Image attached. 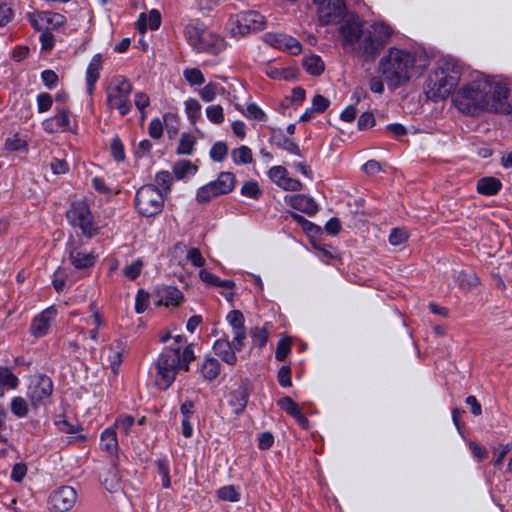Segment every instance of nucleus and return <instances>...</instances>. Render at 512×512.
<instances>
[{"instance_id":"1","label":"nucleus","mask_w":512,"mask_h":512,"mask_svg":"<svg viewBox=\"0 0 512 512\" xmlns=\"http://www.w3.org/2000/svg\"><path fill=\"white\" fill-rule=\"evenodd\" d=\"M508 89L493 77L477 72L454 95L456 108L466 115L477 116L495 110L507 98Z\"/></svg>"},{"instance_id":"2","label":"nucleus","mask_w":512,"mask_h":512,"mask_svg":"<svg viewBox=\"0 0 512 512\" xmlns=\"http://www.w3.org/2000/svg\"><path fill=\"white\" fill-rule=\"evenodd\" d=\"M420 61L421 57L416 52L391 47L380 59L378 71L390 87L397 88L424 69L425 64H419Z\"/></svg>"},{"instance_id":"3","label":"nucleus","mask_w":512,"mask_h":512,"mask_svg":"<svg viewBox=\"0 0 512 512\" xmlns=\"http://www.w3.org/2000/svg\"><path fill=\"white\" fill-rule=\"evenodd\" d=\"M461 78V66L449 59L438 62L437 68L429 74L424 93L432 101L443 100L450 95Z\"/></svg>"},{"instance_id":"4","label":"nucleus","mask_w":512,"mask_h":512,"mask_svg":"<svg viewBox=\"0 0 512 512\" xmlns=\"http://www.w3.org/2000/svg\"><path fill=\"white\" fill-rule=\"evenodd\" d=\"M187 43L197 53L219 54L226 48V41L211 31L199 19L190 20L184 27Z\"/></svg>"},{"instance_id":"5","label":"nucleus","mask_w":512,"mask_h":512,"mask_svg":"<svg viewBox=\"0 0 512 512\" xmlns=\"http://www.w3.org/2000/svg\"><path fill=\"white\" fill-rule=\"evenodd\" d=\"M393 29L385 22H374L364 29L360 41L354 47L355 55L373 61L389 42Z\"/></svg>"},{"instance_id":"6","label":"nucleus","mask_w":512,"mask_h":512,"mask_svg":"<svg viewBox=\"0 0 512 512\" xmlns=\"http://www.w3.org/2000/svg\"><path fill=\"white\" fill-rule=\"evenodd\" d=\"M194 354H161L157 361L156 384L161 389H167L175 380L181 369L187 371L188 365L194 361Z\"/></svg>"},{"instance_id":"7","label":"nucleus","mask_w":512,"mask_h":512,"mask_svg":"<svg viewBox=\"0 0 512 512\" xmlns=\"http://www.w3.org/2000/svg\"><path fill=\"white\" fill-rule=\"evenodd\" d=\"M132 84L121 75L114 76L106 88V103L110 109H116L125 116L131 110L130 94Z\"/></svg>"},{"instance_id":"8","label":"nucleus","mask_w":512,"mask_h":512,"mask_svg":"<svg viewBox=\"0 0 512 512\" xmlns=\"http://www.w3.org/2000/svg\"><path fill=\"white\" fill-rule=\"evenodd\" d=\"M164 195L154 185L140 187L135 195L134 205L137 212L143 217H153L162 212Z\"/></svg>"},{"instance_id":"9","label":"nucleus","mask_w":512,"mask_h":512,"mask_svg":"<svg viewBox=\"0 0 512 512\" xmlns=\"http://www.w3.org/2000/svg\"><path fill=\"white\" fill-rule=\"evenodd\" d=\"M265 26V18L257 11H244L230 17L227 30L234 38L260 31Z\"/></svg>"},{"instance_id":"10","label":"nucleus","mask_w":512,"mask_h":512,"mask_svg":"<svg viewBox=\"0 0 512 512\" xmlns=\"http://www.w3.org/2000/svg\"><path fill=\"white\" fill-rule=\"evenodd\" d=\"M67 219L74 227L81 229L83 235L91 238L98 234L99 228L94 222L89 205L84 201L74 202L67 211Z\"/></svg>"},{"instance_id":"11","label":"nucleus","mask_w":512,"mask_h":512,"mask_svg":"<svg viewBox=\"0 0 512 512\" xmlns=\"http://www.w3.org/2000/svg\"><path fill=\"white\" fill-rule=\"evenodd\" d=\"M317 5L319 21L324 24L339 23L346 15L344 0H313Z\"/></svg>"},{"instance_id":"12","label":"nucleus","mask_w":512,"mask_h":512,"mask_svg":"<svg viewBox=\"0 0 512 512\" xmlns=\"http://www.w3.org/2000/svg\"><path fill=\"white\" fill-rule=\"evenodd\" d=\"M250 393V383L247 380H236L227 387V401L235 414L245 409Z\"/></svg>"},{"instance_id":"13","label":"nucleus","mask_w":512,"mask_h":512,"mask_svg":"<svg viewBox=\"0 0 512 512\" xmlns=\"http://www.w3.org/2000/svg\"><path fill=\"white\" fill-rule=\"evenodd\" d=\"M28 20L38 31H50L60 28L66 23L64 15L51 11H36L28 14Z\"/></svg>"},{"instance_id":"14","label":"nucleus","mask_w":512,"mask_h":512,"mask_svg":"<svg viewBox=\"0 0 512 512\" xmlns=\"http://www.w3.org/2000/svg\"><path fill=\"white\" fill-rule=\"evenodd\" d=\"M77 501V493L71 486H62L56 489L49 496V509L52 512H66L70 510Z\"/></svg>"},{"instance_id":"15","label":"nucleus","mask_w":512,"mask_h":512,"mask_svg":"<svg viewBox=\"0 0 512 512\" xmlns=\"http://www.w3.org/2000/svg\"><path fill=\"white\" fill-rule=\"evenodd\" d=\"M53 391V384L49 377L40 375L32 380L28 388V397L33 406L43 404Z\"/></svg>"},{"instance_id":"16","label":"nucleus","mask_w":512,"mask_h":512,"mask_svg":"<svg viewBox=\"0 0 512 512\" xmlns=\"http://www.w3.org/2000/svg\"><path fill=\"white\" fill-rule=\"evenodd\" d=\"M66 251L70 263L79 270L91 268L97 261V255L94 252L82 250L74 241L68 243Z\"/></svg>"},{"instance_id":"17","label":"nucleus","mask_w":512,"mask_h":512,"mask_svg":"<svg viewBox=\"0 0 512 512\" xmlns=\"http://www.w3.org/2000/svg\"><path fill=\"white\" fill-rule=\"evenodd\" d=\"M42 127L47 133L72 131L70 111L67 107H57L56 114L42 122Z\"/></svg>"},{"instance_id":"18","label":"nucleus","mask_w":512,"mask_h":512,"mask_svg":"<svg viewBox=\"0 0 512 512\" xmlns=\"http://www.w3.org/2000/svg\"><path fill=\"white\" fill-rule=\"evenodd\" d=\"M268 177L285 191L296 192L303 188V184L299 180L289 177L287 169L281 165L271 167L268 171Z\"/></svg>"},{"instance_id":"19","label":"nucleus","mask_w":512,"mask_h":512,"mask_svg":"<svg viewBox=\"0 0 512 512\" xmlns=\"http://www.w3.org/2000/svg\"><path fill=\"white\" fill-rule=\"evenodd\" d=\"M264 40L270 46L287 51L291 55H298L302 50L300 42L286 34L282 33H266Z\"/></svg>"},{"instance_id":"20","label":"nucleus","mask_w":512,"mask_h":512,"mask_svg":"<svg viewBox=\"0 0 512 512\" xmlns=\"http://www.w3.org/2000/svg\"><path fill=\"white\" fill-rule=\"evenodd\" d=\"M226 320L233 329V339L230 347L233 350H241L243 348V341L246 338L244 316L241 311L232 310L227 314Z\"/></svg>"},{"instance_id":"21","label":"nucleus","mask_w":512,"mask_h":512,"mask_svg":"<svg viewBox=\"0 0 512 512\" xmlns=\"http://www.w3.org/2000/svg\"><path fill=\"white\" fill-rule=\"evenodd\" d=\"M364 31L361 20L356 16H351L340 27V34L344 41V46L355 47L358 45Z\"/></svg>"},{"instance_id":"22","label":"nucleus","mask_w":512,"mask_h":512,"mask_svg":"<svg viewBox=\"0 0 512 512\" xmlns=\"http://www.w3.org/2000/svg\"><path fill=\"white\" fill-rule=\"evenodd\" d=\"M57 310L50 306L36 315L32 320L30 332L35 337L45 336L55 321Z\"/></svg>"},{"instance_id":"23","label":"nucleus","mask_w":512,"mask_h":512,"mask_svg":"<svg viewBox=\"0 0 512 512\" xmlns=\"http://www.w3.org/2000/svg\"><path fill=\"white\" fill-rule=\"evenodd\" d=\"M104 57L101 53L95 54L90 60L86 72H85V82H86V91L89 96L95 91L96 83L100 78V72L103 68Z\"/></svg>"},{"instance_id":"24","label":"nucleus","mask_w":512,"mask_h":512,"mask_svg":"<svg viewBox=\"0 0 512 512\" xmlns=\"http://www.w3.org/2000/svg\"><path fill=\"white\" fill-rule=\"evenodd\" d=\"M157 306H178L182 299L183 295L179 289L174 286H166L158 289L157 291Z\"/></svg>"},{"instance_id":"25","label":"nucleus","mask_w":512,"mask_h":512,"mask_svg":"<svg viewBox=\"0 0 512 512\" xmlns=\"http://www.w3.org/2000/svg\"><path fill=\"white\" fill-rule=\"evenodd\" d=\"M236 183V177L232 172H221L216 180L209 182L217 196L230 193Z\"/></svg>"},{"instance_id":"26","label":"nucleus","mask_w":512,"mask_h":512,"mask_svg":"<svg viewBox=\"0 0 512 512\" xmlns=\"http://www.w3.org/2000/svg\"><path fill=\"white\" fill-rule=\"evenodd\" d=\"M278 406L292 416L300 426L308 428L309 422L304 414L301 412L299 405L294 402L290 397H282L278 400Z\"/></svg>"},{"instance_id":"27","label":"nucleus","mask_w":512,"mask_h":512,"mask_svg":"<svg viewBox=\"0 0 512 512\" xmlns=\"http://www.w3.org/2000/svg\"><path fill=\"white\" fill-rule=\"evenodd\" d=\"M161 25V14L158 10L152 9L148 14L141 13L136 22L138 31L144 34L148 29L157 30Z\"/></svg>"},{"instance_id":"28","label":"nucleus","mask_w":512,"mask_h":512,"mask_svg":"<svg viewBox=\"0 0 512 512\" xmlns=\"http://www.w3.org/2000/svg\"><path fill=\"white\" fill-rule=\"evenodd\" d=\"M289 204L292 208L299 210L308 215H313L317 212L318 206L311 198L303 194L290 196Z\"/></svg>"},{"instance_id":"29","label":"nucleus","mask_w":512,"mask_h":512,"mask_svg":"<svg viewBox=\"0 0 512 512\" xmlns=\"http://www.w3.org/2000/svg\"><path fill=\"white\" fill-rule=\"evenodd\" d=\"M200 98L206 102H213L218 96L226 94V89L219 83L210 81L198 91Z\"/></svg>"},{"instance_id":"30","label":"nucleus","mask_w":512,"mask_h":512,"mask_svg":"<svg viewBox=\"0 0 512 512\" xmlns=\"http://www.w3.org/2000/svg\"><path fill=\"white\" fill-rule=\"evenodd\" d=\"M502 188V183L495 177H483L477 182V192L485 196L496 195Z\"/></svg>"},{"instance_id":"31","label":"nucleus","mask_w":512,"mask_h":512,"mask_svg":"<svg viewBox=\"0 0 512 512\" xmlns=\"http://www.w3.org/2000/svg\"><path fill=\"white\" fill-rule=\"evenodd\" d=\"M235 108L249 120H256L259 122H265L267 120L265 112L256 103H248L245 108L236 104Z\"/></svg>"},{"instance_id":"32","label":"nucleus","mask_w":512,"mask_h":512,"mask_svg":"<svg viewBox=\"0 0 512 512\" xmlns=\"http://www.w3.org/2000/svg\"><path fill=\"white\" fill-rule=\"evenodd\" d=\"M201 373L206 380H214L220 373V362L215 357H206L201 365Z\"/></svg>"},{"instance_id":"33","label":"nucleus","mask_w":512,"mask_h":512,"mask_svg":"<svg viewBox=\"0 0 512 512\" xmlns=\"http://www.w3.org/2000/svg\"><path fill=\"white\" fill-rule=\"evenodd\" d=\"M273 139H274L275 145L278 148H280L292 155L302 157L301 150H300L298 144L294 142V140L286 137L283 134L274 135Z\"/></svg>"},{"instance_id":"34","label":"nucleus","mask_w":512,"mask_h":512,"mask_svg":"<svg viewBox=\"0 0 512 512\" xmlns=\"http://www.w3.org/2000/svg\"><path fill=\"white\" fill-rule=\"evenodd\" d=\"M201 104L195 98H188L184 102L185 114L190 121L191 124H196V122L201 119Z\"/></svg>"},{"instance_id":"35","label":"nucleus","mask_w":512,"mask_h":512,"mask_svg":"<svg viewBox=\"0 0 512 512\" xmlns=\"http://www.w3.org/2000/svg\"><path fill=\"white\" fill-rule=\"evenodd\" d=\"M303 66L305 70L311 74L318 76L324 71V62L318 55H309L306 56L303 60Z\"/></svg>"},{"instance_id":"36","label":"nucleus","mask_w":512,"mask_h":512,"mask_svg":"<svg viewBox=\"0 0 512 512\" xmlns=\"http://www.w3.org/2000/svg\"><path fill=\"white\" fill-rule=\"evenodd\" d=\"M101 446L109 453H114L118 450L117 436L113 428H108L101 434Z\"/></svg>"},{"instance_id":"37","label":"nucleus","mask_w":512,"mask_h":512,"mask_svg":"<svg viewBox=\"0 0 512 512\" xmlns=\"http://www.w3.org/2000/svg\"><path fill=\"white\" fill-rule=\"evenodd\" d=\"M231 157L237 165L250 164L253 161L252 150L248 146H240L232 151Z\"/></svg>"},{"instance_id":"38","label":"nucleus","mask_w":512,"mask_h":512,"mask_svg":"<svg viewBox=\"0 0 512 512\" xmlns=\"http://www.w3.org/2000/svg\"><path fill=\"white\" fill-rule=\"evenodd\" d=\"M173 172L177 179H183L187 175H194L197 172V166L189 160H180L173 166Z\"/></svg>"},{"instance_id":"39","label":"nucleus","mask_w":512,"mask_h":512,"mask_svg":"<svg viewBox=\"0 0 512 512\" xmlns=\"http://www.w3.org/2000/svg\"><path fill=\"white\" fill-rule=\"evenodd\" d=\"M250 336L253 341L252 348L261 350L268 341L269 331L266 327H255L250 330Z\"/></svg>"},{"instance_id":"40","label":"nucleus","mask_w":512,"mask_h":512,"mask_svg":"<svg viewBox=\"0 0 512 512\" xmlns=\"http://www.w3.org/2000/svg\"><path fill=\"white\" fill-rule=\"evenodd\" d=\"M183 77L191 87L201 86L205 83V77L199 68H185Z\"/></svg>"},{"instance_id":"41","label":"nucleus","mask_w":512,"mask_h":512,"mask_svg":"<svg viewBox=\"0 0 512 512\" xmlns=\"http://www.w3.org/2000/svg\"><path fill=\"white\" fill-rule=\"evenodd\" d=\"M155 183L157 185L156 188L160 189L165 196L171 190L173 183L172 175L168 171H160L155 175Z\"/></svg>"},{"instance_id":"42","label":"nucleus","mask_w":512,"mask_h":512,"mask_svg":"<svg viewBox=\"0 0 512 512\" xmlns=\"http://www.w3.org/2000/svg\"><path fill=\"white\" fill-rule=\"evenodd\" d=\"M458 282L461 288L470 290L477 287L480 284V279L473 272H460L458 275Z\"/></svg>"},{"instance_id":"43","label":"nucleus","mask_w":512,"mask_h":512,"mask_svg":"<svg viewBox=\"0 0 512 512\" xmlns=\"http://www.w3.org/2000/svg\"><path fill=\"white\" fill-rule=\"evenodd\" d=\"M0 385L6 386L10 389H16L19 385V380L9 368L0 367Z\"/></svg>"},{"instance_id":"44","label":"nucleus","mask_w":512,"mask_h":512,"mask_svg":"<svg viewBox=\"0 0 512 512\" xmlns=\"http://www.w3.org/2000/svg\"><path fill=\"white\" fill-rule=\"evenodd\" d=\"M217 496L223 501L237 502L240 500V493L234 485H226L218 489Z\"/></svg>"},{"instance_id":"45","label":"nucleus","mask_w":512,"mask_h":512,"mask_svg":"<svg viewBox=\"0 0 512 512\" xmlns=\"http://www.w3.org/2000/svg\"><path fill=\"white\" fill-rule=\"evenodd\" d=\"M240 193L245 197L257 200L261 196L262 191L256 181L250 180V181H246L242 185V187L240 189Z\"/></svg>"},{"instance_id":"46","label":"nucleus","mask_w":512,"mask_h":512,"mask_svg":"<svg viewBox=\"0 0 512 512\" xmlns=\"http://www.w3.org/2000/svg\"><path fill=\"white\" fill-rule=\"evenodd\" d=\"M205 111L206 116L211 123L219 125L224 122V111L221 105H210Z\"/></svg>"},{"instance_id":"47","label":"nucleus","mask_w":512,"mask_h":512,"mask_svg":"<svg viewBox=\"0 0 512 512\" xmlns=\"http://www.w3.org/2000/svg\"><path fill=\"white\" fill-rule=\"evenodd\" d=\"M194 145H195L194 136L187 134V133H183L180 138V142H179V145L177 148V153L183 154V155H189L192 153Z\"/></svg>"},{"instance_id":"48","label":"nucleus","mask_w":512,"mask_h":512,"mask_svg":"<svg viewBox=\"0 0 512 512\" xmlns=\"http://www.w3.org/2000/svg\"><path fill=\"white\" fill-rule=\"evenodd\" d=\"M11 411L17 417H25L29 411L26 400L20 396L14 397L11 401Z\"/></svg>"},{"instance_id":"49","label":"nucleus","mask_w":512,"mask_h":512,"mask_svg":"<svg viewBox=\"0 0 512 512\" xmlns=\"http://www.w3.org/2000/svg\"><path fill=\"white\" fill-rule=\"evenodd\" d=\"M218 197L213 191V188L208 183L201 186L196 193V200L198 203L204 204L210 202L213 198Z\"/></svg>"},{"instance_id":"50","label":"nucleus","mask_w":512,"mask_h":512,"mask_svg":"<svg viewBox=\"0 0 512 512\" xmlns=\"http://www.w3.org/2000/svg\"><path fill=\"white\" fill-rule=\"evenodd\" d=\"M134 417L131 415H121L115 421V427L124 435H128L134 425Z\"/></svg>"},{"instance_id":"51","label":"nucleus","mask_w":512,"mask_h":512,"mask_svg":"<svg viewBox=\"0 0 512 512\" xmlns=\"http://www.w3.org/2000/svg\"><path fill=\"white\" fill-rule=\"evenodd\" d=\"M227 153L228 147L226 143L219 141L212 146L210 150V157L216 162H221L225 159Z\"/></svg>"},{"instance_id":"52","label":"nucleus","mask_w":512,"mask_h":512,"mask_svg":"<svg viewBox=\"0 0 512 512\" xmlns=\"http://www.w3.org/2000/svg\"><path fill=\"white\" fill-rule=\"evenodd\" d=\"M181 349H183V352H193L194 346L193 344H187L186 340L181 335H176L173 337V344L169 346V352H181Z\"/></svg>"},{"instance_id":"53","label":"nucleus","mask_w":512,"mask_h":512,"mask_svg":"<svg viewBox=\"0 0 512 512\" xmlns=\"http://www.w3.org/2000/svg\"><path fill=\"white\" fill-rule=\"evenodd\" d=\"M143 268V262L140 259L135 260L131 264L127 265L123 269V274L129 280H135L141 273Z\"/></svg>"},{"instance_id":"54","label":"nucleus","mask_w":512,"mask_h":512,"mask_svg":"<svg viewBox=\"0 0 512 512\" xmlns=\"http://www.w3.org/2000/svg\"><path fill=\"white\" fill-rule=\"evenodd\" d=\"M186 258L194 267L201 268L205 265L206 261L202 256L200 250L196 247H191L187 250Z\"/></svg>"},{"instance_id":"55","label":"nucleus","mask_w":512,"mask_h":512,"mask_svg":"<svg viewBox=\"0 0 512 512\" xmlns=\"http://www.w3.org/2000/svg\"><path fill=\"white\" fill-rule=\"evenodd\" d=\"M149 306V294L144 290H139L135 298V311L141 314L146 311Z\"/></svg>"},{"instance_id":"56","label":"nucleus","mask_w":512,"mask_h":512,"mask_svg":"<svg viewBox=\"0 0 512 512\" xmlns=\"http://www.w3.org/2000/svg\"><path fill=\"white\" fill-rule=\"evenodd\" d=\"M53 104L52 96L48 93H40L37 96V109L39 113L47 112L51 109Z\"/></svg>"},{"instance_id":"57","label":"nucleus","mask_w":512,"mask_h":512,"mask_svg":"<svg viewBox=\"0 0 512 512\" xmlns=\"http://www.w3.org/2000/svg\"><path fill=\"white\" fill-rule=\"evenodd\" d=\"M408 239V234L405 230L400 228L392 229L389 235V242L394 246H398L406 242Z\"/></svg>"},{"instance_id":"58","label":"nucleus","mask_w":512,"mask_h":512,"mask_svg":"<svg viewBox=\"0 0 512 512\" xmlns=\"http://www.w3.org/2000/svg\"><path fill=\"white\" fill-rule=\"evenodd\" d=\"M110 149H111V154L116 161L124 160V158H125L124 146L118 137H115L112 139Z\"/></svg>"},{"instance_id":"59","label":"nucleus","mask_w":512,"mask_h":512,"mask_svg":"<svg viewBox=\"0 0 512 512\" xmlns=\"http://www.w3.org/2000/svg\"><path fill=\"white\" fill-rule=\"evenodd\" d=\"M510 451H511L510 444L501 445L498 449H495L494 450L495 459L493 461L494 466L500 468L503 465L504 458Z\"/></svg>"},{"instance_id":"60","label":"nucleus","mask_w":512,"mask_h":512,"mask_svg":"<svg viewBox=\"0 0 512 512\" xmlns=\"http://www.w3.org/2000/svg\"><path fill=\"white\" fill-rule=\"evenodd\" d=\"M330 102L329 100L322 96V95H316L312 100V109L316 113H323L329 106Z\"/></svg>"},{"instance_id":"61","label":"nucleus","mask_w":512,"mask_h":512,"mask_svg":"<svg viewBox=\"0 0 512 512\" xmlns=\"http://www.w3.org/2000/svg\"><path fill=\"white\" fill-rule=\"evenodd\" d=\"M41 79L46 87L49 89L55 87L58 83V76L53 70H44L41 73Z\"/></svg>"},{"instance_id":"62","label":"nucleus","mask_w":512,"mask_h":512,"mask_svg":"<svg viewBox=\"0 0 512 512\" xmlns=\"http://www.w3.org/2000/svg\"><path fill=\"white\" fill-rule=\"evenodd\" d=\"M42 50L50 51L55 45L54 35L50 31H43L39 37Z\"/></svg>"},{"instance_id":"63","label":"nucleus","mask_w":512,"mask_h":512,"mask_svg":"<svg viewBox=\"0 0 512 512\" xmlns=\"http://www.w3.org/2000/svg\"><path fill=\"white\" fill-rule=\"evenodd\" d=\"M375 124V118L372 113L364 112L360 115L358 119V128L360 130H365L373 127Z\"/></svg>"},{"instance_id":"64","label":"nucleus","mask_w":512,"mask_h":512,"mask_svg":"<svg viewBox=\"0 0 512 512\" xmlns=\"http://www.w3.org/2000/svg\"><path fill=\"white\" fill-rule=\"evenodd\" d=\"M149 135L154 139H159L163 134V125L160 119H153L148 127Z\"/></svg>"}]
</instances>
